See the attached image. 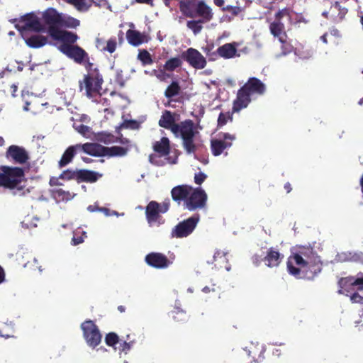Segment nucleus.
I'll return each mask as SVG.
<instances>
[{"instance_id": "nucleus-14", "label": "nucleus", "mask_w": 363, "mask_h": 363, "mask_svg": "<svg viewBox=\"0 0 363 363\" xmlns=\"http://www.w3.org/2000/svg\"><path fill=\"white\" fill-rule=\"evenodd\" d=\"M340 294L348 296L350 293L354 291L355 287L359 291L363 290V278H354V277H342L338 281Z\"/></svg>"}, {"instance_id": "nucleus-64", "label": "nucleus", "mask_w": 363, "mask_h": 363, "mask_svg": "<svg viewBox=\"0 0 363 363\" xmlns=\"http://www.w3.org/2000/svg\"><path fill=\"white\" fill-rule=\"evenodd\" d=\"M202 291L207 294V293H209L211 291H215V289L214 288H210L209 286H205L202 289Z\"/></svg>"}, {"instance_id": "nucleus-31", "label": "nucleus", "mask_w": 363, "mask_h": 363, "mask_svg": "<svg viewBox=\"0 0 363 363\" xmlns=\"http://www.w3.org/2000/svg\"><path fill=\"white\" fill-rule=\"evenodd\" d=\"M101 177L102 174H99L94 171L88 169H79L78 183H94L96 182Z\"/></svg>"}, {"instance_id": "nucleus-58", "label": "nucleus", "mask_w": 363, "mask_h": 363, "mask_svg": "<svg viewBox=\"0 0 363 363\" xmlns=\"http://www.w3.org/2000/svg\"><path fill=\"white\" fill-rule=\"evenodd\" d=\"M60 179H61V178H60V176L58 177H51L49 181L50 186H54L62 185V184L61 182H60Z\"/></svg>"}, {"instance_id": "nucleus-38", "label": "nucleus", "mask_w": 363, "mask_h": 363, "mask_svg": "<svg viewBox=\"0 0 363 363\" xmlns=\"http://www.w3.org/2000/svg\"><path fill=\"white\" fill-rule=\"evenodd\" d=\"M79 169H67L61 172L60 178L62 180H76L78 182Z\"/></svg>"}, {"instance_id": "nucleus-9", "label": "nucleus", "mask_w": 363, "mask_h": 363, "mask_svg": "<svg viewBox=\"0 0 363 363\" xmlns=\"http://www.w3.org/2000/svg\"><path fill=\"white\" fill-rule=\"evenodd\" d=\"M207 194L201 188H193L186 200L184 208L189 211H194L203 208L206 205Z\"/></svg>"}, {"instance_id": "nucleus-27", "label": "nucleus", "mask_w": 363, "mask_h": 363, "mask_svg": "<svg viewBox=\"0 0 363 363\" xmlns=\"http://www.w3.org/2000/svg\"><path fill=\"white\" fill-rule=\"evenodd\" d=\"M126 38L129 44L137 47L143 43L148 42V37L145 33H141L138 30L129 29L126 32Z\"/></svg>"}, {"instance_id": "nucleus-54", "label": "nucleus", "mask_w": 363, "mask_h": 363, "mask_svg": "<svg viewBox=\"0 0 363 363\" xmlns=\"http://www.w3.org/2000/svg\"><path fill=\"white\" fill-rule=\"evenodd\" d=\"M88 211L90 212H94L96 211L104 212L106 215H108V209L106 208H99L95 205H90L87 208Z\"/></svg>"}, {"instance_id": "nucleus-17", "label": "nucleus", "mask_w": 363, "mask_h": 363, "mask_svg": "<svg viewBox=\"0 0 363 363\" xmlns=\"http://www.w3.org/2000/svg\"><path fill=\"white\" fill-rule=\"evenodd\" d=\"M182 57L195 69H201L206 66V58L196 49H187L182 53Z\"/></svg>"}, {"instance_id": "nucleus-57", "label": "nucleus", "mask_w": 363, "mask_h": 363, "mask_svg": "<svg viewBox=\"0 0 363 363\" xmlns=\"http://www.w3.org/2000/svg\"><path fill=\"white\" fill-rule=\"evenodd\" d=\"M77 130L79 133L85 135L89 132V127L86 125L81 124L80 125L78 126Z\"/></svg>"}, {"instance_id": "nucleus-6", "label": "nucleus", "mask_w": 363, "mask_h": 363, "mask_svg": "<svg viewBox=\"0 0 363 363\" xmlns=\"http://www.w3.org/2000/svg\"><path fill=\"white\" fill-rule=\"evenodd\" d=\"M103 82V77L99 70L94 69L93 72L84 75L82 82H79V89L82 90L84 87L86 96L90 98L96 94H99Z\"/></svg>"}, {"instance_id": "nucleus-3", "label": "nucleus", "mask_w": 363, "mask_h": 363, "mask_svg": "<svg viewBox=\"0 0 363 363\" xmlns=\"http://www.w3.org/2000/svg\"><path fill=\"white\" fill-rule=\"evenodd\" d=\"M24 171L21 167H0V186H3L9 189H16L15 194L17 191H21L24 189L25 186L21 183L25 179Z\"/></svg>"}, {"instance_id": "nucleus-40", "label": "nucleus", "mask_w": 363, "mask_h": 363, "mask_svg": "<svg viewBox=\"0 0 363 363\" xmlns=\"http://www.w3.org/2000/svg\"><path fill=\"white\" fill-rule=\"evenodd\" d=\"M214 48L213 43L207 44L206 46L202 47V50L206 54L209 61L217 60V53L216 50H213Z\"/></svg>"}, {"instance_id": "nucleus-4", "label": "nucleus", "mask_w": 363, "mask_h": 363, "mask_svg": "<svg viewBox=\"0 0 363 363\" xmlns=\"http://www.w3.org/2000/svg\"><path fill=\"white\" fill-rule=\"evenodd\" d=\"M176 137L182 140V146L188 154L195 153L198 145L196 143V137L199 135L194 121L191 119L184 120L179 123L177 131L173 133Z\"/></svg>"}, {"instance_id": "nucleus-26", "label": "nucleus", "mask_w": 363, "mask_h": 363, "mask_svg": "<svg viewBox=\"0 0 363 363\" xmlns=\"http://www.w3.org/2000/svg\"><path fill=\"white\" fill-rule=\"evenodd\" d=\"M159 125L174 133L177 131L179 123H175L174 114L170 111L165 110L159 121Z\"/></svg>"}, {"instance_id": "nucleus-2", "label": "nucleus", "mask_w": 363, "mask_h": 363, "mask_svg": "<svg viewBox=\"0 0 363 363\" xmlns=\"http://www.w3.org/2000/svg\"><path fill=\"white\" fill-rule=\"evenodd\" d=\"M265 91L266 86L260 79L256 77L249 78L238 91L236 99L233 104V111L239 112L246 108L251 101L252 95H262Z\"/></svg>"}, {"instance_id": "nucleus-19", "label": "nucleus", "mask_w": 363, "mask_h": 363, "mask_svg": "<svg viewBox=\"0 0 363 363\" xmlns=\"http://www.w3.org/2000/svg\"><path fill=\"white\" fill-rule=\"evenodd\" d=\"M191 186L186 184L178 185L173 187L171 190V196L173 201L178 205L183 203V206H184L186 200H187L188 196L189 193H191Z\"/></svg>"}, {"instance_id": "nucleus-35", "label": "nucleus", "mask_w": 363, "mask_h": 363, "mask_svg": "<svg viewBox=\"0 0 363 363\" xmlns=\"http://www.w3.org/2000/svg\"><path fill=\"white\" fill-rule=\"evenodd\" d=\"M169 315L176 323H184L188 320L186 313L179 308H175L172 310L169 313Z\"/></svg>"}, {"instance_id": "nucleus-20", "label": "nucleus", "mask_w": 363, "mask_h": 363, "mask_svg": "<svg viewBox=\"0 0 363 363\" xmlns=\"http://www.w3.org/2000/svg\"><path fill=\"white\" fill-rule=\"evenodd\" d=\"M79 145L75 144L69 146L63 152L60 160L57 162L59 169H62L72 163L74 157L80 153Z\"/></svg>"}, {"instance_id": "nucleus-56", "label": "nucleus", "mask_w": 363, "mask_h": 363, "mask_svg": "<svg viewBox=\"0 0 363 363\" xmlns=\"http://www.w3.org/2000/svg\"><path fill=\"white\" fill-rule=\"evenodd\" d=\"M134 3H138V4H146L151 7H153L155 6L154 0H133L131 2V4H133Z\"/></svg>"}, {"instance_id": "nucleus-51", "label": "nucleus", "mask_w": 363, "mask_h": 363, "mask_svg": "<svg viewBox=\"0 0 363 363\" xmlns=\"http://www.w3.org/2000/svg\"><path fill=\"white\" fill-rule=\"evenodd\" d=\"M284 16H290V11L287 8H284L281 10H279L276 14H275V20L280 21Z\"/></svg>"}, {"instance_id": "nucleus-53", "label": "nucleus", "mask_w": 363, "mask_h": 363, "mask_svg": "<svg viewBox=\"0 0 363 363\" xmlns=\"http://www.w3.org/2000/svg\"><path fill=\"white\" fill-rule=\"evenodd\" d=\"M206 178L207 175L203 172H200L199 173L195 174L194 182L198 185H201Z\"/></svg>"}, {"instance_id": "nucleus-36", "label": "nucleus", "mask_w": 363, "mask_h": 363, "mask_svg": "<svg viewBox=\"0 0 363 363\" xmlns=\"http://www.w3.org/2000/svg\"><path fill=\"white\" fill-rule=\"evenodd\" d=\"M117 139L112 133L102 131L96 134V140L106 145L117 142Z\"/></svg>"}, {"instance_id": "nucleus-52", "label": "nucleus", "mask_w": 363, "mask_h": 363, "mask_svg": "<svg viewBox=\"0 0 363 363\" xmlns=\"http://www.w3.org/2000/svg\"><path fill=\"white\" fill-rule=\"evenodd\" d=\"M218 259H221L223 262H227L226 253L220 250L216 251L213 255V260L216 262Z\"/></svg>"}, {"instance_id": "nucleus-32", "label": "nucleus", "mask_w": 363, "mask_h": 363, "mask_svg": "<svg viewBox=\"0 0 363 363\" xmlns=\"http://www.w3.org/2000/svg\"><path fill=\"white\" fill-rule=\"evenodd\" d=\"M152 147L154 151L160 156H167L170 152L169 140L166 137H163L160 141H156L153 144Z\"/></svg>"}, {"instance_id": "nucleus-42", "label": "nucleus", "mask_w": 363, "mask_h": 363, "mask_svg": "<svg viewBox=\"0 0 363 363\" xmlns=\"http://www.w3.org/2000/svg\"><path fill=\"white\" fill-rule=\"evenodd\" d=\"M206 22L203 21L201 19L199 20H191L187 21L186 26L188 28L191 29L193 33L196 35L201 32L203 28L201 23H205Z\"/></svg>"}, {"instance_id": "nucleus-55", "label": "nucleus", "mask_w": 363, "mask_h": 363, "mask_svg": "<svg viewBox=\"0 0 363 363\" xmlns=\"http://www.w3.org/2000/svg\"><path fill=\"white\" fill-rule=\"evenodd\" d=\"M363 300V296L358 293L354 292L350 296V301L352 303H361Z\"/></svg>"}, {"instance_id": "nucleus-1", "label": "nucleus", "mask_w": 363, "mask_h": 363, "mask_svg": "<svg viewBox=\"0 0 363 363\" xmlns=\"http://www.w3.org/2000/svg\"><path fill=\"white\" fill-rule=\"evenodd\" d=\"M321 262L311 247L301 246L288 257V272L296 278L313 279L320 272Z\"/></svg>"}, {"instance_id": "nucleus-11", "label": "nucleus", "mask_w": 363, "mask_h": 363, "mask_svg": "<svg viewBox=\"0 0 363 363\" xmlns=\"http://www.w3.org/2000/svg\"><path fill=\"white\" fill-rule=\"evenodd\" d=\"M219 135L221 136L220 139H212L211 140V152L214 156H219L223 153L227 155L228 153L225 150L232 146V142L236 139V137L235 135L228 133H220Z\"/></svg>"}, {"instance_id": "nucleus-60", "label": "nucleus", "mask_w": 363, "mask_h": 363, "mask_svg": "<svg viewBox=\"0 0 363 363\" xmlns=\"http://www.w3.org/2000/svg\"><path fill=\"white\" fill-rule=\"evenodd\" d=\"M84 62H86L85 67L86 69L89 71V72H93L94 70H91V68L93 67V63L89 62V60L88 61H84Z\"/></svg>"}, {"instance_id": "nucleus-23", "label": "nucleus", "mask_w": 363, "mask_h": 363, "mask_svg": "<svg viewBox=\"0 0 363 363\" xmlns=\"http://www.w3.org/2000/svg\"><path fill=\"white\" fill-rule=\"evenodd\" d=\"M284 255L281 254L279 250L274 247H269L263 257V262L268 267H277L282 262Z\"/></svg>"}, {"instance_id": "nucleus-22", "label": "nucleus", "mask_w": 363, "mask_h": 363, "mask_svg": "<svg viewBox=\"0 0 363 363\" xmlns=\"http://www.w3.org/2000/svg\"><path fill=\"white\" fill-rule=\"evenodd\" d=\"M81 152L92 157H104L105 146L97 143H78Z\"/></svg>"}, {"instance_id": "nucleus-5", "label": "nucleus", "mask_w": 363, "mask_h": 363, "mask_svg": "<svg viewBox=\"0 0 363 363\" xmlns=\"http://www.w3.org/2000/svg\"><path fill=\"white\" fill-rule=\"evenodd\" d=\"M44 23L48 27L76 28L80 25V21L72 16H63L55 9H47L43 14Z\"/></svg>"}, {"instance_id": "nucleus-39", "label": "nucleus", "mask_w": 363, "mask_h": 363, "mask_svg": "<svg viewBox=\"0 0 363 363\" xmlns=\"http://www.w3.org/2000/svg\"><path fill=\"white\" fill-rule=\"evenodd\" d=\"M69 4L79 12H86L91 6V4L86 0H72Z\"/></svg>"}, {"instance_id": "nucleus-48", "label": "nucleus", "mask_w": 363, "mask_h": 363, "mask_svg": "<svg viewBox=\"0 0 363 363\" xmlns=\"http://www.w3.org/2000/svg\"><path fill=\"white\" fill-rule=\"evenodd\" d=\"M116 40L115 38H111L107 41L106 46L103 50L108 51L110 53H113L116 49Z\"/></svg>"}, {"instance_id": "nucleus-15", "label": "nucleus", "mask_w": 363, "mask_h": 363, "mask_svg": "<svg viewBox=\"0 0 363 363\" xmlns=\"http://www.w3.org/2000/svg\"><path fill=\"white\" fill-rule=\"evenodd\" d=\"M164 96L172 101L183 104L191 99V94L181 91V86L177 81H173L164 91Z\"/></svg>"}, {"instance_id": "nucleus-62", "label": "nucleus", "mask_w": 363, "mask_h": 363, "mask_svg": "<svg viewBox=\"0 0 363 363\" xmlns=\"http://www.w3.org/2000/svg\"><path fill=\"white\" fill-rule=\"evenodd\" d=\"M284 189L286 190V193H290L292 190V187H291V185L289 182H286L285 184H284Z\"/></svg>"}, {"instance_id": "nucleus-49", "label": "nucleus", "mask_w": 363, "mask_h": 363, "mask_svg": "<svg viewBox=\"0 0 363 363\" xmlns=\"http://www.w3.org/2000/svg\"><path fill=\"white\" fill-rule=\"evenodd\" d=\"M130 340V335H127L126 336V340H124L121 344V348H120V350L123 351V352H125V351H128V350H130V348L132 347L133 343H134V341H131L130 340L129 342H128V340Z\"/></svg>"}, {"instance_id": "nucleus-34", "label": "nucleus", "mask_w": 363, "mask_h": 363, "mask_svg": "<svg viewBox=\"0 0 363 363\" xmlns=\"http://www.w3.org/2000/svg\"><path fill=\"white\" fill-rule=\"evenodd\" d=\"M128 150V147L121 146L105 147L104 156L109 157H123L127 155Z\"/></svg>"}, {"instance_id": "nucleus-59", "label": "nucleus", "mask_w": 363, "mask_h": 363, "mask_svg": "<svg viewBox=\"0 0 363 363\" xmlns=\"http://www.w3.org/2000/svg\"><path fill=\"white\" fill-rule=\"evenodd\" d=\"M252 260L254 264H255L256 266H259L260 263L263 261V258L258 255H255L252 257Z\"/></svg>"}, {"instance_id": "nucleus-7", "label": "nucleus", "mask_w": 363, "mask_h": 363, "mask_svg": "<svg viewBox=\"0 0 363 363\" xmlns=\"http://www.w3.org/2000/svg\"><path fill=\"white\" fill-rule=\"evenodd\" d=\"M169 206V199H167L161 203H159L155 201H151L149 202L145 208V216L149 225H152L153 223L157 222L158 224H161V222L160 221L162 218L160 214L167 212Z\"/></svg>"}, {"instance_id": "nucleus-25", "label": "nucleus", "mask_w": 363, "mask_h": 363, "mask_svg": "<svg viewBox=\"0 0 363 363\" xmlns=\"http://www.w3.org/2000/svg\"><path fill=\"white\" fill-rule=\"evenodd\" d=\"M196 9L194 13L195 17H199L204 22H209L213 18V13L211 8L207 5L203 0H198Z\"/></svg>"}, {"instance_id": "nucleus-63", "label": "nucleus", "mask_w": 363, "mask_h": 363, "mask_svg": "<svg viewBox=\"0 0 363 363\" xmlns=\"http://www.w3.org/2000/svg\"><path fill=\"white\" fill-rule=\"evenodd\" d=\"M213 2L215 4V5H216L218 7H223L224 6V0H213Z\"/></svg>"}, {"instance_id": "nucleus-50", "label": "nucleus", "mask_w": 363, "mask_h": 363, "mask_svg": "<svg viewBox=\"0 0 363 363\" xmlns=\"http://www.w3.org/2000/svg\"><path fill=\"white\" fill-rule=\"evenodd\" d=\"M123 126L133 130L138 129L140 128V123L135 120H128L123 123Z\"/></svg>"}, {"instance_id": "nucleus-61", "label": "nucleus", "mask_w": 363, "mask_h": 363, "mask_svg": "<svg viewBox=\"0 0 363 363\" xmlns=\"http://www.w3.org/2000/svg\"><path fill=\"white\" fill-rule=\"evenodd\" d=\"M5 273L4 269L0 266V284L4 281Z\"/></svg>"}, {"instance_id": "nucleus-30", "label": "nucleus", "mask_w": 363, "mask_h": 363, "mask_svg": "<svg viewBox=\"0 0 363 363\" xmlns=\"http://www.w3.org/2000/svg\"><path fill=\"white\" fill-rule=\"evenodd\" d=\"M31 30L37 33H47V30L43 26L39 19L37 17H30L27 18V22L22 27L21 32L24 33V31Z\"/></svg>"}, {"instance_id": "nucleus-28", "label": "nucleus", "mask_w": 363, "mask_h": 363, "mask_svg": "<svg viewBox=\"0 0 363 363\" xmlns=\"http://www.w3.org/2000/svg\"><path fill=\"white\" fill-rule=\"evenodd\" d=\"M197 1L198 0H180L179 7L182 13L186 17L194 18Z\"/></svg>"}, {"instance_id": "nucleus-41", "label": "nucleus", "mask_w": 363, "mask_h": 363, "mask_svg": "<svg viewBox=\"0 0 363 363\" xmlns=\"http://www.w3.org/2000/svg\"><path fill=\"white\" fill-rule=\"evenodd\" d=\"M87 237L86 233L82 230L78 229L74 232V235L71 241L72 245H78L84 242V239Z\"/></svg>"}, {"instance_id": "nucleus-13", "label": "nucleus", "mask_w": 363, "mask_h": 363, "mask_svg": "<svg viewBox=\"0 0 363 363\" xmlns=\"http://www.w3.org/2000/svg\"><path fill=\"white\" fill-rule=\"evenodd\" d=\"M47 33L52 39L62 42L61 45H73L79 39L77 33L54 26L48 27Z\"/></svg>"}, {"instance_id": "nucleus-18", "label": "nucleus", "mask_w": 363, "mask_h": 363, "mask_svg": "<svg viewBox=\"0 0 363 363\" xmlns=\"http://www.w3.org/2000/svg\"><path fill=\"white\" fill-rule=\"evenodd\" d=\"M145 261L149 266L156 269H165L171 264L167 256L160 252L147 254L145 257Z\"/></svg>"}, {"instance_id": "nucleus-33", "label": "nucleus", "mask_w": 363, "mask_h": 363, "mask_svg": "<svg viewBox=\"0 0 363 363\" xmlns=\"http://www.w3.org/2000/svg\"><path fill=\"white\" fill-rule=\"evenodd\" d=\"M270 33L274 36L278 38L279 41H281L282 38H286L287 35L285 31V26L284 23L280 21L274 20L269 25Z\"/></svg>"}, {"instance_id": "nucleus-21", "label": "nucleus", "mask_w": 363, "mask_h": 363, "mask_svg": "<svg viewBox=\"0 0 363 363\" xmlns=\"http://www.w3.org/2000/svg\"><path fill=\"white\" fill-rule=\"evenodd\" d=\"M238 43L235 42L225 43L216 50L217 60L219 57L223 59H231L235 57H240L237 50Z\"/></svg>"}, {"instance_id": "nucleus-8", "label": "nucleus", "mask_w": 363, "mask_h": 363, "mask_svg": "<svg viewBox=\"0 0 363 363\" xmlns=\"http://www.w3.org/2000/svg\"><path fill=\"white\" fill-rule=\"evenodd\" d=\"M81 329L83 332V337L89 347L95 348L101 343L102 335L93 320L84 321L81 324Z\"/></svg>"}, {"instance_id": "nucleus-45", "label": "nucleus", "mask_w": 363, "mask_h": 363, "mask_svg": "<svg viewBox=\"0 0 363 363\" xmlns=\"http://www.w3.org/2000/svg\"><path fill=\"white\" fill-rule=\"evenodd\" d=\"M221 10L225 12L228 11L231 13V14L233 16H237L238 14H240L241 12H242L245 10L244 7L240 6H230L228 5L226 6H223Z\"/></svg>"}, {"instance_id": "nucleus-46", "label": "nucleus", "mask_w": 363, "mask_h": 363, "mask_svg": "<svg viewBox=\"0 0 363 363\" xmlns=\"http://www.w3.org/2000/svg\"><path fill=\"white\" fill-rule=\"evenodd\" d=\"M281 43V53L284 55H288L291 52H292L294 50V47L291 45L290 43H289L286 40V38H282L281 41H280Z\"/></svg>"}, {"instance_id": "nucleus-43", "label": "nucleus", "mask_w": 363, "mask_h": 363, "mask_svg": "<svg viewBox=\"0 0 363 363\" xmlns=\"http://www.w3.org/2000/svg\"><path fill=\"white\" fill-rule=\"evenodd\" d=\"M138 58L144 66L150 65L153 63L151 55L146 50H140Z\"/></svg>"}, {"instance_id": "nucleus-24", "label": "nucleus", "mask_w": 363, "mask_h": 363, "mask_svg": "<svg viewBox=\"0 0 363 363\" xmlns=\"http://www.w3.org/2000/svg\"><path fill=\"white\" fill-rule=\"evenodd\" d=\"M22 38L30 48H40L48 43V37L39 34L28 35L26 33H22Z\"/></svg>"}, {"instance_id": "nucleus-37", "label": "nucleus", "mask_w": 363, "mask_h": 363, "mask_svg": "<svg viewBox=\"0 0 363 363\" xmlns=\"http://www.w3.org/2000/svg\"><path fill=\"white\" fill-rule=\"evenodd\" d=\"M182 61L179 57H172L166 61L164 69L166 71L172 72L182 66Z\"/></svg>"}, {"instance_id": "nucleus-16", "label": "nucleus", "mask_w": 363, "mask_h": 363, "mask_svg": "<svg viewBox=\"0 0 363 363\" xmlns=\"http://www.w3.org/2000/svg\"><path fill=\"white\" fill-rule=\"evenodd\" d=\"M6 157L15 164H24L30 159L28 152L21 146L12 145H10L6 152Z\"/></svg>"}, {"instance_id": "nucleus-29", "label": "nucleus", "mask_w": 363, "mask_h": 363, "mask_svg": "<svg viewBox=\"0 0 363 363\" xmlns=\"http://www.w3.org/2000/svg\"><path fill=\"white\" fill-rule=\"evenodd\" d=\"M51 197L57 202H67L73 199L74 194L69 191H66L62 188H54L50 190Z\"/></svg>"}, {"instance_id": "nucleus-47", "label": "nucleus", "mask_w": 363, "mask_h": 363, "mask_svg": "<svg viewBox=\"0 0 363 363\" xmlns=\"http://www.w3.org/2000/svg\"><path fill=\"white\" fill-rule=\"evenodd\" d=\"M228 119H232L228 112L220 113L218 118V127L220 128L225 125L227 123Z\"/></svg>"}, {"instance_id": "nucleus-12", "label": "nucleus", "mask_w": 363, "mask_h": 363, "mask_svg": "<svg viewBox=\"0 0 363 363\" xmlns=\"http://www.w3.org/2000/svg\"><path fill=\"white\" fill-rule=\"evenodd\" d=\"M58 50L68 58L73 60L77 64H83L89 60L88 53L77 45H60Z\"/></svg>"}, {"instance_id": "nucleus-10", "label": "nucleus", "mask_w": 363, "mask_h": 363, "mask_svg": "<svg viewBox=\"0 0 363 363\" xmlns=\"http://www.w3.org/2000/svg\"><path fill=\"white\" fill-rule=\"evenodd\" d=\"M199 220V216H193L183 221L179 222L171 232V237L183 238L193 233Z\"/></svg>"}, {"instance_id": "nucleus-44", "label": "nucleus", "mask_w": 363, "mask_h": 363, "mask_svg": "<svg viewBox=\"0 0 363 363\" xmlns=\"http://www.w3.org/2000/svg\"><path fill=\"white\" fill-rule=\"evenodd\" d=\"M105 342L109 347H114L119 342V337L116 333H108L105 336Z\"/></svg>"}]
</instances>
